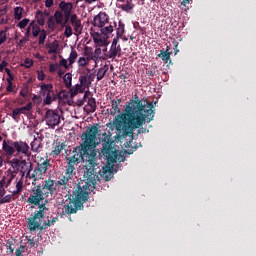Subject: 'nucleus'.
Here are the masks:
<instances>
[{
    "mask_svg": "<svg viewBox=\"0 0 256 256\" xmlns=\"http://www.w3.org/2000/svg\"><path fill=\"white\" fill-rule=\"evenodd\" d=\"M108 70H109L108 65H104V66L100 67L97 71V74H96L97 81L102 80L105 77Z\"/></svg>",
    "mask_w": 256,
    "mask_h": 256,
    "instance_id": "28",
    "label": "nucleus"
},
{
    "mask_svg": "<svg viewBox=\"0 0 256 256\" xmlns=\"http://www.w3.org/2000/svg\"><path fill=\"white\" fill-rule=\"evenodd\" d=\"M70 23L74 27V31L78 34H82L83 26L81 20L78 18L77 14H72L70 16Z\"/></svg>",
    "mask_w": 256,
    "mask_h": 256,
    "instance_id": "19",
    "label": "nucleus"
},
{
    "mask_svg": "<svg viewBox=\"0 0 256 256\" xmlns=\"http://www.w3.org/2000/svg\"><path fill=\"white\" fill-rule=\"evenodd\" d=\"M40 94L45 97L43 103L46 105H50L57 99V94L53 90V84H42L40 85Z\"/></svg>",
    "mask_w": 256,
    "mask_h": 256,
    "instance_id": "8",
    "label": "nucleus"
},
{
    "mask_svg": "<svg viewBox=\"0 0 256 256\" xmlns=\"http://www.w3.org/2000/svg\"><path fill=\"white\" fill-rule=\"evenodd\" d=\"M37 79L43 81L45 79V73L43 71H37Z\"/></svg>",
    "mask_w": 256,
    "mask_h": 256,
    "instance_id": "56",
    "label": "nucleus"
},
{
    "mask_svg": "<svg viewBox=\"0 0 256 256\" xmlns=\"http://www.w3.org/2000/svg\"><path fill=\"white\" fill-rule=\"evenodd\" d=\"M14 149L17 155H25L26 157L30 156V146L24 141H14Z\"/></svg>",
    "mask_w": 256,
    "mask_h": 256,
    "instance_id": "16",
    "label": "nucleus"
},
{
    "mask_svg": "<svg viewBox=\"0 0 256 256\" xmlns=\"http://www.w3.org/2000/svg\"><path fill=\"white\" fill-rule=\"evenodd\" d=\"M33 104L32 102H28V104L24 107H18L16 108L18 110L19 114L28 115V113L32 110Z\"/></svg>",
    "mask_w": 256,
    "mask_h": 256,
    "instance_id": "30",
    "label": "nucleus"
},
{
    "mask_svg": "<svg viewBox=\"0 0 256 256\" xmlns=\"http://www.w3.org/2000/svg\"><path fill=\"white\" fill-rule=\"evenodd\" d=\"M63 83L66 88H71L72 87V74L71 73H66L63 77Z\"/></svg>",
    "mask_w": 256,
    "mask_h": 256,
    "instance_id": "35",
    "label": "nucleus"
},
{
    "mask_svg": "<svg viewBox=\"0 0 256 256\" xmlns=\"http://www.w3.org/2000/svg\"><path fill=\"white\" fill-rule=\"evenodd\" d=\"M124 33V26L122 28L117 29V36H121Z\"/></svg>",
    "mask_w": 256,
    "mask_h": 256,
    "instance_id": "64",
    "label": "nucleus"
},
{
    "mask_svg": "<svg viewBox=\"0 0 256 256\" xmlns=\"http://www.w3.org/2000/svg\"><path fill=\"white\" fill-rule=\"evenodd\" d=\"M84 75L87 77L88 81L92 84V82L95 79V74L94 73H90V71H87V73L84 74Z\"/></svg>",
    "mask_w": 256,
    "mask_h": 256,
    "instance_id": "50",
    "label": "nucleus"
},
{
    "mask_svg": "<svg viewBox=\"0 0 256 256\" xmlns=\"http://www.w3.org/2000/svg\"><path fill=\"white\" fill-rule=\"evenodd\" d=\"M7 40L6 31H0V45H2Z\"/></svg>",
    "mask_w": 256,
    "mask_h": 256,
    "instance_id": "47",
    "label": "nucleus"
},
{
    "mask_svg": "<svg viewBox=\"0 0 256 256\" xmlns=\"http://www.w3.org/2000/svg\"><path fill=\"white\" fill-rule=\"evenodd\" d=\"M49 167H51V163L49 159H46L43 162L37 163V166L33 169L30 179H33V181H37V179H41V177L45 175V173H47Z\"/></svg>",
    "mask_w": 256,
    "mask_h": 256,
    "instance_id": "9",
    "label": "nucleus"
},
{
    "mask_svg": "<svg viewBox=\"0 0 256 256\" xmlns=\"http://www.w3.org/2000/svg\"><path fill=\"white\" fill-rule=\"evenodd\" d=\"M42 30L40 29V27L33 25L32 26V35L33 37H37L39 36V34H41Z\"/></svg>",
    "mask_w": 256,
    "mask_h": 256,
    "instance_id": "43",
    "label": "nucleus"
},
{
    "mask_svg": "<svg viewBox=\"0 0 256 256\" xmlns=\"http://www.w3.org/2000/svg\"><path fill=\"white\" fill-rule=\"evenodd\" d=\"M154 104L147 100H140L138 95H135L133 100H130L124 109V112L116 115L113 119V125L117 130L118 141L129 138L124 143L126 147L127 155H133L134 151L137 150V146L131 147L132 141H134V131L136 129L138 135L144 133L141 130L144 124L152 121L155 117V111L153 110Z\"/></svg>",
    "mask_w": 256,
    "mask_h": 256,
    "instance_id": "1",
    "label": "nucleus"
},
{
    "mask_svg": "<svg viewBox=\"0 0 256 256\" xmlns=\"http://www.w3.org/2000/svg\"><path fill=\"white\" fill-rule=\"evenodd\" d=\"M12 179H8V181L6 182L5 179H2V181H0V187H8L11 183Z\"/></svg>",
    "mask_w": 256,
    "mask_h": 256,
    "instance_id": "53",
    "label": "nucleus"
},
{
    "mask_svg": "<svg viewBox=\"0 0 256 256\" xmlns=\"http://www.w3.org/2000/svg\"><path fill=\"white\" fill-rule=\"evenodd\" d=\"M2 151H4L8 157H12L15 153V141L4 140L2 143Z\"/></svg>",
    "mask_w": 256,
    "mask_h": 256,
    "instance_id": "18",
    "label": "nucleus"
},
{
    "mask_svg": "<svg viewBox=\"0 0 256 256\" xmlns=\"http://www.w3.org/2000/svg\"><path fill=\"white\" fill-rule=\"evenodd\" d=\"M16 190L20 191V193L23 191V182L21 180L16 183Z\"/></svg>",
    "mask_w": 256,
    "mask_h": 256,
    "instance_id": "57",
    "label": "nucleus"
},
{
    "mask_svg": "<svg viewBox=\"0 0 256 256\" xmlns=\"http://www.w3.org/2000/svg\"><path fill=\"white\" fill-rule=\"evenodd\" d=\"M49 203L48 199L44 200V203H39L38 210L35 211V213L45 217V212L49 211V208H47V204Z\"/></svg>",
    "mask_w": 256,
    "mask_h": 256,
    "instance_id": "24",
    "label": "nucleus"
},
{
    "mask_svg": "<svg viewBox=\"0 0 256 256\" xmlns=\"http://www.w3.org/2000/svg\"><path fill=\"white\" fill-rule=\"evenodd\" d=\"M10 165H12V169H14L13 173H19L20 177H26V179H31L33 164L30 158L26 160H23L22 158H14L10 161Z\"/></svg>",
    "mask_w": 256,
    "mask_h": 256,
    "instance_id": "4",
    "label": "nucleus"
},
{
    "mask_svg": "<svg viewBox=\"0 0 256 256\" xmlns=\"http://www.w3.org/2000/svg\"><path fill=\"white\" fill-rule=\"evenodd\" d=\"M40 145V141L34 138V140L30 143L31 151H38Z\"/></svg>",
    "mask_w": 256,
    "mask_h": 256,
    "instance_id": "39",
    "label": "nucleus"
},
{
    "mask_svg": "<svg viewBox=\"0 0 256 256\" xmlns=\"http://www.w3.org/2000/svg\"><path fill=\"white\" fill-rule=\"evenodd\" d=\"M59 65L63 66L65 69H69L71 67L70 63L66 59H61L59 61Z\"/></svg>",
    "mask_w": 256,
    "mask_h": 256,
    "instance_id": "48",
    "label": "nucleus"
},
{
    "mask_svg": "<svg viewBox=\"0 0 256 256\" xmlns=\"http://www.w3.org/2000/svg\"><path fill=\"white\" fill-rule=\"evenodd\" d=\"M114 31V27L112 25L104 26L100 29L101 34L108 35Z\"/></svg>",
    "mask_w": 256,
    "mask_h": 256,
    "instance_id": "38",
    "label": "nucleus"
},
{
    "mask_svg": "<svg viewBox=\"0 0 256 256\" xmlns=\"http://www.w3.org/2000/svg\"><path fill=\"white\" fill-rule=\"evenodd\" d=\"M72 153V157L78 159V162L82 161L86 164L84 175L86 177L85 184L81 186V183L76 185L74 193V200L69 201V204L65 207V214L72 215L78 211L84 209V203L88 202L89 192L96 189L99 176L97 175V151L96 144H90L88 142H82L79 146H76Z\"/></svg>",
    "mask_w": 256,
    "mask_h": 256,
    "instance_id": "2",
    "label": "nucleus"
},
{
    "mask_svg": "<svg viewBox=\"0 0 256 256\" xmlns=\"http://www.w3.org/2000/svg\"><path fill=\"white\" fill-rule=\"evenodd\" d=\"M59 68L58 64H50L49 65V72L54 73Z\"/></svg>",
    "mask_w": 256,
    "mask_h": 256,
    "instance_id": "54",
    "label": "nucleus"
},
{
    "mask_svg": "<svg viewBox=\"0 0 256 256\" xmlns=\"http://www.w3.org/2000/svg\"><path fill=\"white\" fill-rule=\"evenodd\" d=\"M12 199H13V195L8 194L4 196L2 199H0V205L9 204L12 202Z\"/></svg>",
    "mask_w": 256,
    "mask_h": 256,
    "instance_id": "41",
    "label": "nucleus"
},
{
    "mask_svg": "<svg viewBox=\"0 0 256 256\" xmlns=\"http://www.w3.org/2000/svg\"><path fill=\"white\" fill-rule=\"evenodd\" d=\"M46 38H47V31L42 29L39 34L38 44L43 45L45 43Z\"/></svg>",
    "mask_w": 256,
    "mask_h": 256,
    "instance_id": "37",
    "label": "nucleus"
},
{
    "mask_svg": "<svg viewBox=\"0 0 256 256\" xmlns=\"http://www.w3.org/2000/svg\"><path fill=\"white\" fill-rule=\"evenodd\" d=\"M91 59L94 62H97L99 59L106 60L108 58L106 57V54H104V56H102V49L101 48H96L94 50L93 55H91Z\"/></svg>",
    "mask_w": 256,
    "mask_h": 256,
    "instance_id": "26",
    "label": "nucleus"
},
{
    "mask_svg": "<svg viewBox=\"0 0 256 256\" xmlns=\"http://www.w3.org/2000/svg\"><path fill=\"white\" fill-rule=\"evenodd\" d=\"M155 73H156V71L154 69L149 68V69L146 70V74L148 76L154 77Z\"/></svg>",
    "mask_w": 256,
    "mask_h": 256,
    "instance_id": "60",
    "label": "nucleus"
},
{
    "mask_svg": "<svg viewBox=\"0 0 256 256\" xmlns=\"http://www.w3.org/2000/svg\"><path fill=\"white\" fill-rule=\"evenodd\" d=\"M102 148L101 154L102 157H106L108 161H117L118 159V151L113 146L114 140L112 139L111 132H103L101 136Z\"/></svg>",
    "mask_w": 256,
    "mask_h": 256,
    "instance_id": "3",
    "label": "nucleus"
},
{
    "mask_svg": "<svg viewBox=\"0 0 256 256\" xmlns=\"http://www.w3.org/2000/svg\"><path fill=\"white\" fill-rule=\"evenodd\" d=\"M29 23V19H24L22 21H20V23H18V27H20L21 29H24Z\"/></svg>",
    "mask_w": 256,
    "mask_h": 256,
    "instance_id": "52",
    "label": "nucleus"
},
{
    "mask_svg": "<svg viewBox=\"0 0 256 256\" xmlns=\"http://www.w3.org/2000/svg\"><path fill=\"white\" fill-rule=\"evenodd\" d=\"M55 187L61 195L68 197V195H70V189L72 188V178L63 175L55 182Z\"/></svg>",
    "mask_w": 256,
    "mask_h": 256,
    "instance_id": "7",
    "label": "nucleus"
},
{
    "mask_svg": "<svg viewBox=\"0 0 256 256\" xmlns=\"http://www.w3.org/2000/svg\"><path fill=\"white\" fill-rule=\"evenodd\" d=\"M28 245H29L30 248L35 247L34 239H28Z\"/></svg>",
    "mask_w": 256,
    "mask_h": 256,
    "instance_id": "63",
    "label": "nucleus"
},
{
    "mask_svg": "<svg viewBox=\"0 0 256 256\" xmlns=\"http://www.w3.org/2000/svg\"><path fill=\"white\" fill-rule=\"evenodd\" d=\"M59 8L61 9V12H63L64 16L71 15L73 5L72 3H66L65 1H61L59 3Z\"/></svg>",
    "mask_w": 256,
    "mask_h": 256,
    "instance_id": "22",
    "label": "nucleus"
},
{
    "mask_svg": "<svg viewBox=\"0 0 256 256\" xmlns=\"http://www.w3.org/2000/svg\"><path fill=\"white\" fill-rule=\"evenodd\" d=\"M104 159L106 160V165L102 166L101 170L96 171V175L98 177L96 183L101 181V179L104 181H111L114 177V163H117V161H109L107 157H104Z\"/></svg>",
    "mask_w": 256,
    "mask_h": 256,
    "instance_id": "5",
    "label": "nucleus"
},
{
    "mask_svg": "<svg viewBox=\"0 0 256 256\" xmlns=\"http://www.w3.org/2000/svg\"><path fill=\"white\" fill-rule=\"evenodd\" d=\"M171 48L170 46L166 47V50H160V54L157 55L159 58H161L162 61L165 63H168V61L171 59Z\"/></svg>",
    "mask_w": 256,
    "mask_h": 256,
    "instance_id": "23",
    "label": "nucleus"
},
{
    "mask_svg": "<svg viewBox=\"0 0 256 256\" xmlns=\"http://www.w3.org/2000/svg\"><path fill=\"white\" fill-rule=\"evenodd\" d=\"M122 52L121 45L119 44V37H115L112 40L110 49L107 53H105V57L107 59L114 60L117 56L120 57Z\"/></svg>",
    "mask_w": 256,
    "mask_h": 256,
    "instance_id": "12",
    "label": "nucleus"
},
{
    "mask_svg": "<svg viewBox=\"0 0 256 256\" xmlns=\"http://www.w3.org/2000/svg\"><path fill=\"white\" fill-rule=\"evenodd\" d=\"M57 191L58 190L56 187L55 180H52V179L44 180L43 185L41 187V192L43 193L45 198L54 197Z\"/></svg>",
    "mask_w": 256,
    "mask_h": 256,
    "instance_id": "11",
    "label": "nucleus"
},
{
    "mask_svg": "<svg viewBox=\"0 0 256 256\" xmlns=\"http://www.w3.org/2000/svg\"><path fill=\"white\" fill-rule=\"evenodd\" d=\"M121 102H122L121 98H116L111 100V109H110L111 116H115L117 113L121 112V109L119 107Z\"/></svg>",
    "mask_w": 256,
    "mask_h": 256,
    "instance_id": "21",
    "label": "nucleus"
},
{
    "mask_svg": "<svg viewBox=\"0 0 256 256\" xmlns=\"http://www.w3.org/2000/svg\"><path fill=\"white\" fill-rule=\"evenodd\" d=\"M45 216L34 212L33 215L28 217V230L30 232H35L36 230L44 231L45 230V223L42 225Z\"/></svg>",
    "mask_w": 256,
    "mask_h": 256,
    "instance_id": "6",
    "label": "nucleus"
},
{
    "mask_svg": "<svg viewBox=\"0 0 256 256\" xmlns=\"http://www.w3.org/2000/svg\"><path fill=\"white\" fill-rule=\"evenodd\" d=\"M24 252H25V246L20 245V248L16 249V256H23Z\"/></svg>",
    "mask_w": 256,
    "mask_h": 256,
    "instance_id": "51",
    "label": "nucleus"
},
{
    "mask_svg": "<svg viewBox=\"0 0 256 256\" xmlns=\"http://www.w3.org/2000/svg\"><path fill=\"white\" fill-rule=\"evenodd\" d=\"M88 106L90 107V111L91 112H95L96 111V99L95 98H90L88 99Z\"/></svg>",
    "mask_w": 256,
    "mask_h": 256,
    "instance_id": "40",
    "label": "nucleus"
},
{
    "mask_svg": "<svg viewBox=\"0 0 256 256\" xmlns=\"http://www.w3.org/2000/svg\"><path fill=\"white\" fill-rule=\"evenodd\" d=\"M20 113H19V110L17 109V108H14V110H12V118L14 119V120H18V115H19Z\"/></svg>",
    "mask_w": 256,
    "mask_h": 256,
    "instance_id": "55",
    "label": "nucleus"
},
{
    "mask_svg": "<svg viewBox=\"0 0 256 256\" xmlns=\"http://www.w3.org/2000/svg\"><path fill=\"white\" fill-rule=\"evenodd\" d=\"M35 19H36L37 24H39L40 26L45 25V15L42 11L38 10L36 12Z\"/></svg>",
    "mask_w": 256,
    "mask_h": 256,
    "instance_id": "32",
    "label": "nucleus"
},
{
    "mask_svg": "<svg viewBox=\"0 0 256 256\" xmlns=\"http://www.w3.org/2000/svg\"><path fill=\"white\" fill-rule=\"evenodd\" d=\"M57 221H58V217H53L51 220H47V222L44 223V230L53 226Z\"/></svg>",
    "mask_w": 256,
    "mask_h": 256,
    "instance_id": "42",
    "label": "nucleus"
},
{
    "mask_svg": "<svg viewBox=\"0 0 256 256\" xmlns=\"http://www.w3.org/2000/svg\"><path fill=\"white\" fill-rule=\"evenodd\" d=\"M77 63L78 66L85 67L88 64V60H86V57H79Z\"/></svg>",
    "mask_w": 256,
    "mask_h": 256,
    "instance_id": "44",
    "label": "nucleus"
},
{
    "mask_svg": "<svg viewBox=\"0 0 256 256\" xmlns=\"http://www.w3.org/2000/svg\"><path fill=\"white\" fill-rule=\"evenodd\" d=\"M34 64L33 60H31L30 58H26V60H24V64H22V66L26 67V68H30L32 67Z\"/></svg>",
    "mask_w": 256,
    "mask_h": 256,
    "instance_id": "46",
    "label": "nucleus"
},
{
    "mask_svg": "<svg viewBox=\"0 0 256 256\" xmlns=\"http://www.w3.org/2000/svg\"><path fill=\"white\" fill-rule=\"evenodd\" d=\"M45 196L42 193L41 186H36L31 190V193L28 197V204L33 206H40V203L44 201Z\"/></svg>",
    "mask_w": 256,
    "mask_h": 256,
    "instance_id": "10",
    "label": "nucleus"
},
{
    "mask_svg": "<svg viewBox=\"0 0 256 256\" xmlns=\"http://www.w3.org/2000/svg\"><path fill=\"white\" fill-rule=\"evenodd\" d=\"M84 91L85 89L80 84H76L74 87L69 88L71 97L78 95V93H83Z\"/></svg>",
    "mask_w": 256,
    "mask_h": 256,
    "instance_id": "27",
    "label": "nucleus"
},
{
    "mask_svg": "<svg viewBox=\"0 0 256 256\" xmlns=\"http://www.w3.org/2000/svg\"><path fill=\"white\" fill-rule=\"evenodd\" d=\"M134 7L135 5L132 3V0H118L117 8L121 9L122 11L129 13L134 9Z\"/></svg>",
    "mask_w": 256,
    "mask_h": 256,
    "instance_id": "20",
    "label": "nucleus"
},
{
    "mask_svg": "<svg viewBox=\"0 0 256 256\" xmlns=\"http://www.w3.org/2000/svg\"><path fill=\"white\" fill-rule=\"evenodd\" d=\"M64 16L65 15L63 14L62 11L60 10L55 11L53 17L55 19L56 24L61 25L62 27H65Z\"/></svg>",
    "mask_w": 256,
    "mask_h": 256,
    "instance_id": "25",
    "label": "nucleus"
},
{
    "mask_svg": "<svg viewBox=\"0 0 256 256\" xmlns=\"http://www.w3.org/2000/svg\"><path fill=\"white\" fill-rule=\"evenodd\" d=\"M6 66H8V62L2 61V63H0V71H2Z\"/></svg>",
    "mask_w": 256,
    "mask_h": 256,
    "instance_id": "62",
    "label": "nucleus"
},
{
    "mask_svg": "<svg viewBox=\"0 0 256 256\" xmlns=\"http://www.w3.org/2000/svg\"><path fill=\"white\" fill-rule=\"evenodd\" d=\"M47 47H48V54H57L59 43L58 41H54L51 44L47 45Z\"/></svg>",
    "mask_w": 256,
    "mask_h": 256,
    "instance_id": "34",
    "label": "nucleus"
},
{
    "mask_svg": "<svg viewBox=\"0 0 256 256\" xmlns=\"http://www.w3.org/2000/svg\"><path fill=\"white\" fill-rule=\"evenodd\" d=\"M65 148V144L61 143V142H57L54 146H53V150L52 153L53 155H61L63 149Z\"/></svg>",
    "mask_w": 256,
    "mask_h": 256,
    "instance_id": "29",
    "label": "nucleus"
},
{
    "mask_svg": "<svg viewBox=\"0 0 256 256\" xmlns=\"http://www.w3.org/2000/svg\"><path fill=\"white\" fill-rule=\"evenodd\" d=\"M54 5V0H45V7L51 8Z\"/></svg>",
    "mask_w": 256,
    "mask_h": 256,
    "instance_id": "59",
    "label": "nucleus"
},
{
    "mask_svg": "<svg viewBox=\"0 0 256 256\" xmlns=\"http://www.w3.org/2000/svg\"><path fill=\"white\" fill-rule=\"evenodd\" d=\"M28 41H29V38L24 37V38H22V40H20V41L18 42V45L23 46L24 43H26V42H28Z\"/></svg>",
    "mask_w": 256,
    "mask_h": 256,
    "instance_id": "61",
    "label": "nucleus"
},
{
    "mask_svg": "<svg viewBox=\"0 0 256 256\" xmlns=\"http://www.w3.org/2000/svg\"><path fill=\"white\" fill-rule=\"evenodd\" d=\"M66 161L67 167L64 176L68 177L69 179H72V177L75 175V165H78V163L80 162L78 161V158H76V156H68L66 157Z\"/></svg>",
    "mask_w": 256,
    "mask_h": 256,
    "instance_id": "15",
    "label": "nucleus"
},
{
    "mask_svg": "<svg viewBox=\"0 0 256 256\" xmlns=\"http://www.w3.org/2000/svg\"><path fill=\"white\" fill-rule=\"evenodd\" d=\"M6 91H8V92L14 91L13 82H10V80H8V87H6Z\"/></svg>",
    "mask_w": 256,
    "mask_h": 256,
    "instance_id": "58",
    "label": "nucleus"
},
{
    "mask_svg": "<svg viewBox=\"0 0 256 256\" xmlns=\"http://www.w3.org/2000/svg\"><path fill=\"white\" fill-rule=\"evenodd\" d=\"M78 58V53L74 48H71V52L68 57V63L70 67H73L72 65L76 62V59Z\"/></svg>",
    "mask_w": 256,
    "mask_h": 256,
    "instance_id": "31",
    "label": "nucleus"
},
{
    "mask_svg": "<svg viewBox=\"0 0 256 256\" xmlns=\"http://www.w3.org/2000/svg\"><path fill=\"white\" fill-rule=\"evenodd\" d=\"M109 22V15L106 12H99L93 18L92 25L94 27L103 28Z\"/></svg>",
    "mask_w": 256,
    "mask_h": 256,
    "instance_id": "17",
    "label": "nucleus"
},
{
    "mask_svg": "<svg viewBox=\"0 0 256 256\" xmlns=\"http://www.w3.org/2000/svg\"><path fill=\"white\" fill-rule=\"evenodd\" d=\"M23 16V8L16 7L14 8V19L21 20Z\"/></svg>",
    "mask_w": 256,
    "mask_h": 256,
    "instance_id": "36",
    "label": "nucleus"
},
{
    "mask_svg": "<svg viewBox=\"0 0 256 256\" xmlns=\"http://www.w3.org/2000/svg\"><path fill=\"white\" fill-rule=\"evenodd\" d=\"M79 83L84 89L89 88L91 86V83L88 80V77L85 76V74L79 76Z\"/></svg>",
    "mask_w": 256,
    "mask_h": 256,
    "instance_id": "33",
    "label": "nucleus"
},
{
    "mask_svg": "<svg viewBox=\"0 0 256 256\" xmlns=\"http://www.w3.org/2000/svg\"><path fill=\"white\" fill-rule=\"evenodd\" d=\"M45 122L49 127L54 128L60 124V115L54 110H47L45 113Z\"/></svg>",
    "mask_w": 256,
    "mask_h": 256,
    "instance_id": "14",
    "label": "nucleus"
},
{
    "mask_svg": "<svg viewBox=\"0 0 256 256\" xmlns=\"http://www.w3.org/2000/svg\"><path fill=\"white\" fill-rule=\"evenodd\" d=\"M98 124H94L91 127L87 128L86 132L83 133L85 143H90L91 145H96L95 140L97 139V135L99 132Z\"/></svg>",
    "mask_w": 256,
    "mask_h": 256,
    "instance_id": "13",
    "label": "nucleus"
},
{
    "mask_svg": "<svg viewBox=\"0 0 256 256\" xmlns=\"http://www.w3.org/2000/svg\"><path fill=\"white\" fill-rule=\"evenodd\" d=\"M65 31H64V36H66L67 38H69L70 36H72L73 32H72V27L65 25Z\"/></svg>",
    "mask_w": 256,
    "mask_h": 256,
    "instance_id": "45",
    "label": "nucleus"
},
{
    "mask_svg": "<svg viewBox=\"0 0 256 256\" xmlns=\"http://www.w3.org/2000/svg\"><path fill=\"white\" fill-rule=\"evenodd\" d=\"M47 26L49 29H54L56 27L53 17H49V19L47 21Z\"/></svg>",
    "mask_w": 256,
    "mask_h": 256,
    "instance_id": "49",
    "label": "nucleus"
}]
</instances>
